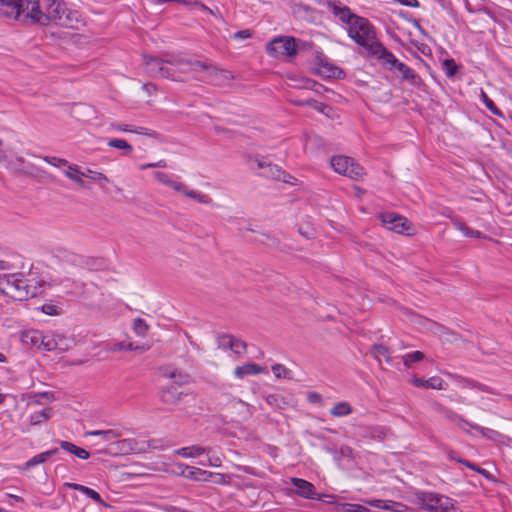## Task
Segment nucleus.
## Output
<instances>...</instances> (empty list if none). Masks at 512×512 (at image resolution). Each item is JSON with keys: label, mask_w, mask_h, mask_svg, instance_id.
Here are the masks:
<instances>
[{"label": "nucleus", "mask_w": 512, "mask_h": 512, "mask_svg": "<svg viewBox=\"0 0 512 512\" xmlns=\"http://www.w3.org/2000/svg\"><path fill=\"white\" fill-rule=\"evenodd\" d=\"M444 67L447 76H453L457 72V65L453 59L445 60Z\"/></svg>", "instance_id": "50"}, {"label": "nucleus", "mask_w": 512, "mask_h": 512, "mask_svg": "<svg viewBox=\"0 0 512 512\" xmlns=\"http://www.w3.org/2000/svg\"><path fill=\"white\" fill-rule=\"evenodd\" d=\"M181 393L173 386L163 388L161 391V399L168 404H175L180 400Z\"/></svg>", "instance_id": "30"}, {"label": "nucleus", "mask_w": 512, "mask_h": 512, "mask_svg": "<svg viewBox=\"0 0 512 512\" xmlns=\"http://www.w3.org/2000/svg\"><path fill=\"white\" fill-rule=\"evenodd\" d=\"M64 487H68V488H71V489H74V490H77L79 492H81L82 494L86 495L87 497H89L90 499H92L94 502H96L97 504L103 506V507H110L103 499L102 497L100 496V494L87 487V486H84V485H81V484H77V483H70V482H66L64 483Z\"/></svg>", "instance_id": "18"}, {"label": "nucleus", "mask_w": 512, "mask_h": 512, "mask_svg": "<svg viewBox=\"0 0 512 512\" xmlns=\"http://www.w3.org/2000/svg\"><path fill=\"white\" fill-rule=\"evenodd\" d=\"M298 104L299 105H308L330 119L338 118V113L333 107H331L327 104L318 102L316 100L310 99L305 102H299Z\"/></svg>", "instance_id": "23"}, {"label": "nucleus", "mask_w": 512, "mask_h": 512, "mask_svg": "<svg viewBox=\"0 0 512 512\" xmlns=\"http://www.w3.org/2000/svg\"><path fill=\"white\" fill-rule=\"evenodd\" d=\"M41 309L47 315H58L60 313V308L52 303L44 304Z\"/></svg>", "instance_id": "51"}, {"label": "nucleus", "mask_w": 512, "mask_h": 512, "mask_svg": "<svg viewBox=\"0 0 512 512\" xmlns=\"http://www.w3.org/2000/svg\"><path fill=\"white\" fill-rule=\"evenodd\" d=\"M315 85L316 84L313 81L306 79L304 81V84L302 85V87H304V88H312V86H315Z\"/></svg>", "instance_id": "61"}, {"label": "nucleus", "mask_w": 512, "mask_h": 512, "mask_svg": "<svg viewBox=\"0 0 512 512\" xmlns=\"http://www.w3.org/2000/svg\"><path fill=\"white\" fill-rule=\"evenodd\" d=\"M167 166V162L165 160H159L157 162H154V168H165Z\"/></svg>", "instance_id": "60"}, {"label": "nucleus", "mask_w": 512, "mask_h": 512, "mask_svg": "<svg viewBox=\"0 0 512 512\" xmlns=\"http://www.w3.org/2000/svg\"><path fill=\"white\" fill-rule=\"evenodd\" d=\"M382 61L383 66H385L389 70H397L401 74V78L412 85H419L420 77L416 74V72L408 67L403 62H400L389 50L386 48L383 49L377 58Z\"/></svg>", "instance_id": "7"}, {"label": "nucleus", "mask_w": 512, "mask_h": 512, "mask_svg": "<svg viewBox=\"0 0 512 512\" xmlns=\"http://www.w3.org/2000/svg\"><path fill=\"white\" fill-rule=\"evenodd\" d=\"M455 424L460 428L462 429L463 431L467 432V433H470V431L468 430V428H471V425H474L473 423H470L466 420H464L463 418L461 417H456L455 418Z\"/></svg>", "instance_id": "52"}, {"label": "nucleus", "mask_w": 512, "mask_h": 512, "mask_svg": "<svg viewBox=\"0 0 512 512\" xmlns=\"http://www.w3.org/2000/svg\"><path fill=\"white\" fill-rule=\"evenodd\" d=\"M11 269V264L8 261L0 260V271L6 273Z\"/></svg>", "instance_id": "59"}, {"label": "nucleus", "mask_w": 512, "mask_h": 512, "mask_svg": "<svg viewBox=\"0 0 512 512\" xmlns=\"http://www.w3.org/2000/svg\"><path fill=\"white\" fill-rule=\"evenodd\" d=\"M352 407L348 402H339L330 410V414L334 417H343L351 414Z\"/></svg>", "instance_id": "32"}, {"label": "nucleus", "mask_w": 512, "mask_h": 512, "mask_svg": "<svg viewBox=\"0 0 512 512\" xmlns=\"http://www.w3.org/2000/svg\"><path fill=\"white\" fill-rule=\"evenodd\" d=\"M308 400L311 403H319L321 401V396L316 392H311L308 394Z\"/></svg>", "instance_id": "58"}, {"label": "nucleus", "mask_w": 512, "mask_h": 512, "mask_svg": "<svg viewBox=\"0 0 512 512\" xmlns=\"http://www.w3.org/2000/svg\"><path fill=\"white\" fill-rule=\"evenodd\" d=\"M204 453H211V448L192 445L174 450L175 455L181 456L183 458H198L203 456Z\"/></svg>", "instance_id": "20"}, {"label": "nucleus", "mask_w": 512, "mask_h": 512, "mask_svg": "<svg viewBox=\"0 0 512 512\" xmlns=\"http://www.w3.org/2000/svg\"><path fill=\"white\" fill-rule=\"evenodd\" d=\"M315 71L322 77L342 79L345 72L324 56H317Z\"/></svg>", "instance_id": "11"}, {"label": "nucleus", "mask_w": 512, "mask_h": 512, "mask_svg": "<svg viewBox=\"0 0 512 512\" xmlns=\"http://www.w3.org/2000/svg\"><path fill=\"white\" fill-rule=\"evenodd\" d=\"M50 285L41 269L34 265L27 271L0 273V292L16 301L36 297Z\"/></svg>", "instance_id": "1"}, {"label": "nucleus", "mask_w": 512, "mask_h": 512, "mask_svg": "<svg viewBox=\"0 0 512 512\" xmlns=\"http://www.w3.org/2000/svg\"><path fill=\"white\" fill-rule=\"evenodd\" d=\"M55 256L60 258L61 260H65L72 263H75L77 261V255L66 249H58L56 251Z\"/></svg>", "instance_id": "47"}, {"label": "nucleus", "mask_w": 512, "mask_h": 512, "mask_svg": "<svg viewBox=\"0 0 512 512\" xmlns=\"http://www.w3.org/2000/svg\"><path fill=\"white\" fill-rule=\"evenodd\" d=\"M400 3L411 8H417L420 5L418 0H400Z\"/></svg>", "instance_id": "57"}, {"label": "nucleus", "mask_w": 512, "mask_h": 512, "mask_svg": "<svg viewBox=\"0 0 512 512\" xmlns=\"http://www.w3.org/2000/svg\"><path fill=\"white\" fill-rule=\"evenodd\" d=\"M60 447L63 450H65L83 460L88 459L90 456L89 452L86 449L78 447L75 444L68 442V441H61Z\"/></svg>", "instance_id": "27"}, {"label": "nucleus", "mask_w": 512, "mask_h": 512, "mask_svg": "<svg viewBox=\"0 0 512 512\" xmlns=\"http://www.w3.org/2000/svg\"><path fill=\"white\" fill-rule=\"evenodd\" d=\"M250 37H251V33L248 29L238 31L233 34V39H235V40H243V39H248Z\"/></svg>", "instance_id": "53"}, {"label": "nucleus", "mask_w": 512, "mask_h": 512, "mask_svg": "<svg viewBox=\"0 0 512 512\" xmlns=\"http://www.w3.org/2000/svg\"><path fill=\"white\" fill-rule=\"evenodd\" d=\"M138 347H134L132 344L126 343H117L115 345V350H136Z\"/></svg>", "instance_id": "55"}, {"label": "nucleus", "mask_w": 512, "mask_h": 512, "mask_svg": "<svg viewBox=\"0 0 512 512\" xmlns=\"http://www.w3.org/2000/svg\"><path fill=\"white\" fill-rule=\"evenodd\" d=\"M449 457H450V459L455 460V461H457V462H459V463H461V464L465 465V466H466V467H468L469 469L474 470V471H476V472H477V468H479V467H478V466H476L475 464H473V463H471V462H469V461H466V460L460 459V458H456V457H454V456H453V455H451V454L449 455Z\"/></svg>", "instance_id": "54"}, {"label": "nucleus", "mask_w": 512, "mask_h": 512, "mask_svg": "<svg viewBox=\"0 0 512 512\" xmlns=\"http://www.w3.org/2000/svg\"><path fill=\"white\" fill-rule=\"evenodd\" d=\"M44 161H46L48 164H50L54 167H57V168H61V167L66 168L69 163L66 159L58 158V157H44Z\"/></svg>", "instance_id": "48"}, {"label": "nucleus", "mask_w": 512, "mask_h": 512, "mask_svg": "<svg viewBox=\"0 0 512 512\" xmlns=\"http://www.w3.org/2000/svg\"><path fill=\"white\" fill-rule=\"evenodd\" d=\"M253 161L256 163L259 169L263 170L262 175L293 184L291 180H295V178L286 175L276 165L268 163L264 158L256 157Z\"/></svg>", "instance_id": "13"}, {"label": "nucleus", "mask_w": 512, "mask_h": 512, "mask_svg": "<svg viewBox=\"0 0 512 512\" xmlns=\"http://www.w3.org/2000/svg\"><path fill=\"white\" fill-rule=\"evenodd\" d=\"M133 329L137 335L144 336L148 331V325L143 319L137 318L134 320Z\"/></svg>", "instance_id": "46"}, {"label": "nucleus", "mask_w": 512, "mask_h": 512, "mask_svg": "<svg viewBox=\"0 0 512 512\" xmlns=\"http://www.w3.org/2000/svg\"><path fill=\"white\" fill-rule=\"evenodd\" d=\"M7 497L12 498L16 502H23V498L14 494H6Z\"/></svg>", "instance_id": "62"}, {"label": "nucleus", "mask_w": 512, "mask_h": 512, "mask_svg": "<svg viewBox=\"0 0 512 512\" xmlns=\"http://www.w3.org/2000/svg\"><path fill=\"white\" fill-rule=\"evenodd\" d=\"M452 224L465 237H470V238H483L484 237V235L480 231L469 228L465 223H463L459 219H453Z\"/></svg>", "instance_id": "29"}, {"label": "nucleus", "mask_w": 512, "mask_h": 512, "mask_svg": "<svg viewBox=\"0 0 512 512\" xmlns=\"http://www.w3.org/2000/svg\"><path fill=\"white\" fill-rule=\"evenodd\" d=\"M153 177L160 184L165 185V186L173 189L176 192L182 193V191H184L185 185L182 182L178 181L171 174H168V173L162 172V171H155L153 173Z\"/></svg>", "instance_id": "16"}, {"label": "nucleus", "mask_w": 512, "mask_h": 512, "mask_svg": "<svg viewBox=\"0 0 512 512\" xmlns=\"http://www.w3.org/2000/svg\"><path fill=\"white\" fill-rule=\"evenodd\" d=\"M148 69L151 73L158 75L160 77L172 78L176 79L172 74H170V68L168 65L175 66L184 72H198L201 70H208L210 72L216 71V68L210 64L202 63L199 61H186L183 59H173V60H160V59H151L148 62Z\"/></svg>", "instance_id": "3"}, {"label": "nucleus", "mask_w": 512, "mask_h": 512, "mask_svg": "<svg viewBox=\"0 0 512 512\" xmlns=\"http://www.w3.org/2000/svg\"><path fill=\"white\" fill-rule=\"evenodd\" d=\"M373 353L379 361L383 358L387 363L391 362L389 351L384 345H374Z\"/></svg>", "instance_id": "44"}, {"label": "nucleus", "mask_w": 512, "mask_h": 512, "mask_svg": "<svg viewBox=\"0 0 512 512\" xmlns=\"http://www.w3.org/2000/svg\"><path fill=\"white\" fill-rule=\"evenodd\" d=\"M266 52L270 57L277 59L292 57L297 52L295 39L288 36L275 37L267 44Z\"/></svg>", "instance_id": "8"}, {"label": "nucleus", "mask_w": 512, "mask_h": 512, "mask_svg": "<svg viewBox=\"0 0 512 512\" xmlns=\"http://www.w3.org/2000/svg\"><path fill=\"white\" fill-rule=\"evenodd\" d=\"M84 172L86 173L84 177H89L90 179L99 183L102 186H105L106 184L109 183L108 177L102 172L93 171L91 169H87Z\"/></svg>", "instance_id": "38"}, {"label": "nucleus", "mask_w": 512, "mask_h": 512, "mask_svg": "<svg viewBox=\"0 0 512 512\" xmlns=\"http://www.w3.org/2000/svg\"><path fill=\"white\" fill-rule=\"evenodd\" d=\"M54 452L55 450H49L33 456L24 464L25 469H30L33 466L44 463Z\"/></svg>", "instance_id": "33"}, {"label": "nucleus", "mask_w": 512, "mask_h": 512, "mask_svg": "<svg viewBox=\"0 0 512 512\" xmlns=\"http://www.w3.org/2000/svg\"><path fill=\"white\" fill-rule=\"evenodd\" d=\"M182 194L196 200L199 203L210 204L212 202L208 195L199 191L188 190L186 186L184 187V191H182Z\"/></svg>", "instance_id": "34"}, {"label": "nucleus", "mask_w": 512, "mask_h": 512, "mask_svg": "<svg viewBox=\"0 0 512 512\" xmlns=\"http://www.w3.org/2000/svg\"><path fill=\"white\" fill-rule=\"evenodd\" d=\"M291 481L293 485L296 487V492L299 496L304 497L306 499L315 498V488L310 482L300 478H292Z\"/></svg>", "instance_id": "22"}, {"label": "nucleus", "mask_w": 512, "mask_h": 512, "mask_svg": "<svg viewBox=\"0 0 512 512\" xmlns=\"http://www.w3.org/2000/svg\"><path fill=\"white\" fill-rule=\"evenodd\" d=\"M424 358V354L421 351H413L403 355V363L409 367L413 362H419Z\"/></svg>", "instance_id": "43"}, {"label": "nucleus", "mask_w": 512, "mask_h": 512, "mask_svg": "<svg viewBox=\"0 0 512 512\" xmlns=\"http://www.w3.org/2000/svg\"><path fill=\"white\" fill-rule=\"evenodd\" d=\"M52 415L51 408H43L30 414L29 422L31 425H38L46 422Z\"/></svg>", "instance_id": "31"}, {"label": "nucleus", "mask_w": 512, "mask_h": 512, "mask_svg": "<svg viewBox=\"0 0 512 512\" xmlns=\"http://www.w3.org/2000/svg\"><path fill=\"white\" fill-rule=\"evenodd\" d=\"M64 174L67 178L74 181L80 186H84L83 177L86 175L84 171H81L79 167L75 164H69L64 170Z\"/></svg>", "instance_id": "26"}, {"label": "nucleus", "mask_w": 512, "mask_h": 512, "mask_svg": "<svg viewBox=\"0 0 512 512\" xmlns=\"http://www.w3.org/2000/svg\"><path fill=\"white\" fill-rule=\"evenodd\" d=\"M417 502L430 512H459L456 502L445 495L434 492H419Z\"/></svg>", "instance_id": "6"}, {"label": "nucleus", "mask_w": 512, "mask_h": 512, "mask_svg": "<svg viewBox=\"0 0 512 512\" xmlns=\"http://www.w3.org/2000/svg\"><path fill=\"white\" fill-rule=\"evenodd\" d=\"M477 472H478V473H480V474H482V475H483L484 477H486V478H489V477H490V473H489L487 470L482 469V468H480V467H479V468H477Z\"/></svg>", "instance_id": "63"}, {"label": "nucleus", "mask_w": 512, "mask_h": 512, "mask_svg": "<svg viewBox=\"0 0 512 512\" xmlns=\"http://www.w3.org/2000/svg\"><path fill=\"white\" fill-rule=\"evenodd\" d=\"M135 445L136 442L133 439H124L117 442V447L123 454L134 452L136 450Z\"/></svg>", "instance_id": "42"}, {"label": "nucleus", "mask_w": 512, "mask_h": 512, "mask_svg": "<svg viewBox=\"0 0 512 512\" xmlns=\"http://www.w3.org/2000/svg\"><path fill=\"white\" fill-rule=\"evenodd\" d=\"M480 99L491 113L499 116L502 115L501 111L496 107L494 102L487 96L483 89H480Z\"/></svg>", "instance_id": "39"}, {"label": "nucleus", "mask_w": 512, "mask_h": 512, "mask_svg": "<svg viewBox=\"0 0 512 512\" xmlns=\"http://www.w3.org/2000/svg\"><path fill=\"white\" fill-rule=\"evenodd\" d=\"M199 460L197 464L206 467H220L222 465L221 458L213 453V449L211 448V453H204L203 456L198 457Z\"/></svg>", "instance_id": "28"}, {"label": "nucleus", "mask_w": 512, "mask_h": 512, "mask_svg": "<svg viewBox=\"0 0 512 512\" xmlns=\"http://www.w3.org/2000/svg\"><path fill=\"white\" fill-rule=\"evenodd\" d=\"M272 372L277 379H290L291 371L282 364H274L272 366Z\"/></svg>", "instance_id": "41"}, {"label": "nucleus", "mask_w": 512, "mask_h": 512, "mask_svg": "<svg viewBox=\"0 0 512 512\" xmlns=\"http://www.w3.org/2000/svg\"><path fill=\"white\" fill-rule=\"evenodd\" d=\"M261 373H267L266 368L255 363H246L234 369V376L238 379Z\"/></svg>", "instance_id": "21"}, {"label": "nucleus", "mask_w": 512, "mask_h": 512, "mask_svg": "<svg viewBox=\"0 0 512 512\" xmlns=\"http://www.w3.org/2000/svg\"><path fill=\"white\" fill-rule=\"evenodd\" d=\"M379 218L388 230L405 235H412L415 232L412 224L401 215L393 212H384L379 215Z\"/></svg>", "instance_id": "10"}, {"label": "nucleus", "mask_w": 512, "mask_h": 512, "mask_svg": "<svg viewBox=\"0 0 512 512\" xmlns=\"http://www.w3.org/2000/svg\"><path fill=\"white\" fill-rule=\"evenodd\" d=\"M22 3L21 14L37 23H44L46 21V15L40 9L39 0H22Z\"/></svg>", "instance_id": "14"}, {"label": "nucleus", "mask_w": 512, "mask_h": 512, "mask_svg": "<svg viewBox=\"0 0 512 512\" xmlns=\"http://www.w3.org/2000/svg\"><path fill=\"white\" fill-rule=\"evenodd\" d=\"M331 166L336 173L354 180L361 179L364 175L363 167L348 156L332 157Z\"/></svg>", "instance_id": "9"}, {"label": "nucleus", "mask_w": 512, "mask_h": 512, "mask_svg": "<svg viewBox=\"0 0 512 512\" xmlns=\"http://www.w3.org/2000/svg\"><path fill=\"white\" fill-rule=\"evenodd\" d=\"M366 503L371 507L383 509L390 512H404L406 510V506L404 504L392 500L374 499L366 501Z\"/></svg>", "instance_id": "19"}, {"label": "nucleus", "mask_w": 512, "mask_h": 512, "mask_svg": "<svg viewBox=\"0 0 512 512\" xmlns=\"http://www.w3.org/2000/svg\"><path fill=\"white\" fill-rule=\"evenodd\" d=\"M22 0H0V15L17 19L21 15Z\"/></svg>", "instance_id": "15"}, {"label": "nucleus", "mask_w": 512, "mask_h": 512, "mask_svg": "<svg viewBox=\"0 0 512 512\" xmlns=\"http://www.w3.org/2000/svg\"><path fill=\"white\" fill-rule=\"evenodd\" d=\"M471 429H473L475 432H477V434L481 435L482 437L493 440V441H496L499 437L498 432H496L492 429H489V428L479 426V425H471Z\"/></svg>", "instance_id": "35"}, {"label": "nucleus", "mask_w": 512, "mask_h": 512, "mask_svg": "<svg viewBox=\"0 0 512 512\" xmlns=\"http://www.w3.org/2000/svg\"><path fill=\"white\" fill-rule=\"evenodd\" d=\"M90 436H100L104 441H111L117 437L119 434L114 430H94L87 433Z\"/></svg>", "instance_id": "40"}, {"label": "nucleus", "mask_w": 512, "mask_h": 512, "mask_svg": "<svg viewBox=\"0 0 512 512\" xmlns=\"http://www.w3.org/2000/svg\"><path fill=\"white\" fill-rule=\"evenodd\" d=\"M46 20L53 21L55 24L77 29L80 24L79 14L75 10L69 9L62 0H44Z\"/></svg>", "instance_id": "4"}, {"label": "nucleus", "mask_w": 512, "mask_h": 512, "mask_svg": "<svg viewBox=\"0 0 512 512\" xmlns=\"http://www.w3.org/2000/svg\"><path fill=\"white\" fill-rule=\"evenodd\" d=\"M333 15L345 25L349 38L374 57L383 52L384 45L378 40L375 29L370 21L358 16L347 7L334 5Z\"/></svg>", "instance_id": "2"}, {"label": "nucleus", "mask_w": 512, "mask_h": 512, "mask_svg": "<svg viewBox=\"0 0 512 512\" xmlns=\"http://www.w3.org/2000/svg\"><path fill=\"white\" fill-rule=\"evenodd\" d=\"M220 345L223 347H228L235 354H242L246 349V345L242 340L234 338L230 335L221 337Z\"/></svg>", "instance_id": "24"}, {"label": "nucleus", "mask_w": 512, "mask_h": 512, "mask_svg": "<svg viewBox=\"0 0 512 512\" xmlns=\"http://www.w3.org/2000/svg\"><path fill=\"white\" fill-rule=\"evenodd\" d=\"M108 131L134 133V134L143 135V136H152L153 135V133L145 127L133 126V125H128V124L119 123V122L110 123L108 126Z\"/></svg>", "instance_id": "17"}, {"label": "nucleus", "mask_w": 512, "mask_h": 512, "mask_svg": "<svg viewBox=\"0 0 512 512\" xmlns=\"http://www.w3.org/2000/svg\"><path fill=\"white\" fill-rule=\"evenodd\" d=\"M147 168H154V162H152V163H147V164H141V165L139 166V169H140V170H145V169H147Z\"/></svg>", "instance_id": "64"}, {"label": "nucleus", "mask_w": 512, "mask_h": 512, "mask_svg": "<svg viewBox=\"0 0 512 512\" xmlns=\"http://www.w3.org/2000/svg\"><path fill=\"white\" fill-rule=\"evenodd\" d=\"M426 380L427 379L415 377L412 379V383L416 387L427 388V383L425 382Z\"/></svg>", "instance_id": "56"}, {"label": "nucleus", "mask_w": 512, "mask_h": 512, "mask_svg": "<svg viewBox=\"0 0 512 512\" xmlns=\"http://www.w3.org/2000/svg\"><path fill=\"white\" fill-rule=\"evenodd\" d=\"M64 338L54 333L44 334L43 332L35 329L23 331L21 334V342L25 346L36 347L46 351L65 350L61 345Z\"/></svg>", "instance_id": "5"}, {"label": "nucleus", "mask_w": 512, "mask_h": 512, "mask_svg": "<svg viewBox=\"0 0 512 512\" xmlns=\"http://www.w3.org/2000/svg\"><path fill=\"white\" fill-rule=\"evenodd\" d=\"M226 478H227V476L224 474L213 473V472L205 470V474H200L199 481H204V482L212 481L214 483H224V482H226Z\"/></svg>", "instance_id": "36"}, {"label": "nucleus", "mask_w": 512, "mask_h": 512, "mask_svg": "<svg viewBox=\"0 0 512 512\" xmlns=\"http://www.w3.org/2000/svg\"><path fill=\"white\" fill-rule=\"evenodd\" d=\"M163 468L160 470L171 473H179L189 479L198 480L200 479V474H205V470H202L197 467H189L183 463H172V462H163Z\"/></svg>", "instance_id": "12"}, {"label": "nucleus", "mask_w": 512, "mask_h": 512, "mask_svg": "<svg viewBox=\"0 0 512 512\" xmlns=\"http://www.w3.org/2000/svg\"><path fill=\"white\" fill-rule=\"evenodd\" d=\"M107 145L111 148L124 150L127 153H131L133 147L124 139L112 138L107 142Z\"/></svg>", "instance_id": "37"}, {"label": "nucleus", "mask_w": 512, "mask_h": 512, "mask_svg": "<svg viewBox=\"0 0 512 512\" xmlns=\"http://www.w3.org/2000/svg\"><path fill=\"white\" fill-rule=\"evenodd\" d=\"M341 508L344 512H366L367 509L360 504L343 503Z\"/></svg>", "instance_id": "49"}, {"label": "nucleus", "mask_w": 512, "mask_h": 512, "mask_svg": "<svg viewBox=\"0 0 512 512\" xmlns=\"http://www.w3.org/2000/svg\"><path fill=\"white\" fill-rule=\"evenodd\" d=\"M427 388L437 389V390H445L447 389V384L438 376H433L428 378L426 381Z\"/></svg>", "instance_id": "45"}, {"label": "nucleus", "mask_w": 512, "mask_h": 512, "mask_svg": "<svg viewBox=\"0 0 512 512\" xmlns=\"http://www.w3.org/2000/svg\"><path fill=\"white\" fill-rule=\"evenodd\" d=\"M411 321L415 324L423 326L425 329L430 330L435 334H438L440 337H443L444 333L446 332V329L443 326L421 316L412 315Z\"/></svg>", "instance_id": "25"}]
</instances>
